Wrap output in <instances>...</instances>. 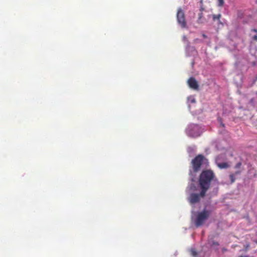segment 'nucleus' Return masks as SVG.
I'll return each instance as SVG.
<instances>
[{
  "label": "nucleus",
  "instance_id": "nucleus-1",
  "mask_svg": "<svg viewBox=\"0 0 257 257\" xmlns=\"http://www.w3.org/2000/svg\"><path fill=\"white\" fill-rule=\"evenodd\" d=\"M215 177L213 172L210 170H204L200 174L199 184L201 188V195L205 196L206 193L210 187L211 181Z\"/></svg>",
  "mask_w": 257,
  "mask_h": 257
},
{
  "label": "nucleus",
  "instance_id": "nucleus-2",
  "mask_svg": "<svg viewBox=\"0 0 257 257\" xmlns=\"http://www.w3.org/2000/svg\"><path fill=\"white\" fill-rule=\"evenodd\" d=\"M210 214V211L206 210H204L199 212L195 221L196 226L199 227L203 225L205 221L208 218Z\"/></svg>",
  "mask_w": 257,
  "mask_h": 257
},
{
  "label": "nucleus",
  "instance_id": "nucleus-3",
  "mask_svg": "<svg viewBox=\"0 0 257 257\" xmlns=\"http://www.w3.org/2000/svg\"><path fill=\"white\" fill-rule=\"evenodd\" d=\"M204 157L202 155H198L192 161L193 171L195 172L200 170L201 165L204 160Z\"/></svg>",
  "mask_w": 257,
  "mask_h": 257
},
{
  "label": "nucleus",
  "instance_id": "nucleus-4",
  "mask_svg": "<svg viewBox=\"0 0 257 257\" xmlns=\"http://www.w3.org/2000/svg\"><path fill=\"white\" fill-rule=\"evenodd\" d=\"M177 19L178 23L182 28H186L187 24L185 20V14L181 8H179L178 10L177 14Z\"/></svg>",
  "mask_w": 257,
  "mask_h": 257
},
{
  "label": "nucleus",
  "instance_id": "nucleus-5",
  "mask_svg": "<svg viewBox=\"0 0 257 257\" xmlns=\"http://www.w3.org/2000/svg\"><path fill=\"white\" fill-rule=\"evenodd\" d=\"M200 197H204L201 195V192L200 194L191 193L188 200L191 204H194L199 202Z\"/></svg>",
  "mask_w": 257,
  "mask_h": 257
},
{
  "label": "nucleus",
  "instance_id": "nucleus-6",
  "mask_svg": "<svg viewBox=\"0 0 257 257\" xmlns=\"http://www.w3.org/2000/svg\"><path fill=\"white\" fill-rule=\"evenodd\" d=\"M188 84L189 87L194 90H198L199 85L197 81L194 77H190L188 80Z\"/></svg>",
  "mask_w": 257,
  "mask_h": 257
},
{
  "label": "nucleus",
  "instance_id": "nucleus-7",
  "mask_svg": "<svg viewBox=\"0 0 257 257\" xmlns=\"http://www.w3.org/2000/svg\"><path fill=\"white\" fill-rule=\"evenodd\" d=\"M241 173L240 171H237L234 173L230 174L229 175V178L231 181V183H233L235 180V176L236 175H239Z\"/></svg>",
  "mask_w": 257,
  "mask_h": 257
},
{
  "label": "nucleus",
  "instance_id": "nucleus-8",
  "mask_svg": "<svg viewBox=\"0 0 257 257\" xmlns=\"http://www.w3.org/2000/svg\"><path fill=\"white\" fill-rule=\"evenodd\" d=\"M217 166L220 169H226L229 167V165L226 162H223L218 163Z\"/></svg>",
  "mask_w": 257,
  "mask_h": 257
},
{
  "label": "nucleus",
  "instance_id": "nucleus-9",
  "mask_svg": "<svg viewBox=\"0 0 257 257\" xmlns=\"http://www.w3.org/2000/svg\"><path fill=\"white\" fill-rule=\"evenodd\" d=\"M203 10V8H201V11H202ZM202 17H203V13H202V12H201L198 14V23L200 22V21H201V19L202 18Z\"/></svg>",
  "mask_w": 257,
  "mask_h": 257
},
{
  "label": "nucleus",
  "instance_id": "nucleus-10",
  "mask_svg": "<svg viewBox=\"0 0 257 257\" xmlns=\"http://www.w3.org/2000/svg\"><path fill=\"white\" fill-rule=\"evenodd\" d=\"M190 251H191V254L193 256L196 257L197 256L198 253L195 249H192Z\"/></svg>",
  "mask_w": 257,
  "mask_h": 257
},
{
  "label": "nucleus",
  "instance_id": "nucleus-11",
  "mask_svg": "<svg viewBox=\"0 0 257 257\" xmlns=\"http://www.w3.org/2000/svg\"><path fill=\"white\" fill-rule=\"evenodd\" d=\"M220 17H221V15L220 14H218V15H214L213 16V20L214 21H215L216 20H219Z\"/></svg>",
  "mask_w": 257,
  "mask_h": 257
},
{
  "label": "nucleus",
  "instance_id": "nucleus-12",
  "mask_svg": "<svg viewBox=\"0 0 257 257\" xmlns=\"http://www.w3.org/2000/svg\"><path fill=\"white\" fill-rule=\"evenodd\" d=\"M189 189L190 190H192V191H195V190H196V186H195L194 184H191L190 186Z\"/></svg>",
  "mask_w": 257,
  "mask_h": 257
},
{
  "label": "nucleus",
  "instance_id": "nucleus-13",
  "mask_svg": "<svg viewBox=\"0 0 257 257\" xmlns=\"http://www.w3.org/2000/svg\"><path fill=\"white\" fill-rule=\"evenodd\" d=\"M218 6L219 7H222L224 5V1L223 0H218Z\"/></svg>",
  "mask_w": 257,
  "mask_h": 257
},
{
  "label": "nucleus",
  "instance_id": "nucleus-14",
  "mask_svg": "<svg viewBox=\"0 0 257 257\" xmlns=\"http://www.w3.org/2000/svg\"><path fill=\"white\" fill-rule=\"evenodd\" d=\"M241 165H242V164H241V162H238V163H237L235 165V169H239V168H240V167H241Z\"/></svg>",
  "mask_w": 257,
  "mask_h": 257
},
{
  "label": "nucleus",
  "instance_id": "nucleus-15",
  "mask_svg": "<svg viewBox=\"0 0 257 257\" xmlns=\"http://www.w3.org/2000/svg\"><path fill=\"white\" fill-rule=\"evenodd\" d=\"M219 245V243L218 242H216V241H213L212 242V245Z\"/></svg>",
  "mask_w": 257,
  "mask_h": 257
},
{
  "label": "nucleus",
  "instance_id": "nucleus-16",
  "mask_svg": "<svg viewBox=\"0 0 257 257\" xmlns=\"http://www.w3.org/2000/svg\"><path fill=\"white\" fill-rule=\"evenodd\" d=\"M252 39H253V40L257 41V35L254 36L252 37Z\"/></svg>",
  "mask_w": 257,
  "mask_h": 257
},
{
  "label": "nucleus",
  "instance_id": "nucleus-17",
  "mask_svg": "<svg viewBox=\"0 0 257 257\" xmlns=\"http://www.w3.org/2000/svg\"><path fill=\"white\" fill-rule=\"evenodd\" d=\"M251 31H252V32H255V33H256L257 34V29H252V30H251Z\"/></svg>",
  "mask_w": 257,
  "mask_h": 257
},
{
  "label": "nucleus",
  "instance_id": "nucleus-18",
  "mask_svg": "<svg viewBox=\"0 0 257 257\" xmlns=\"http://www.w3.org/2000/svg\"><path fill=\"white\" fill-rule=\"evenodd\" d=\"M222 252H224L225 251H227V249L226 248H223L222 249Z\"/></svg>",
  "mask_w": 257,
  "mask_h": 257
},
{
  "label": "nucleus",
  "instance_id": "nucleus-19",
  "mask_svg": "<svg viewBox=\"0 0 257 257\" xmlns=\"http://www.w3.org/2000/svg\"><path fill=\"white\" fill-rule=\"evenodd\" d=\"M202 36H203V37L204 38H206V36L205 34H203Z\"/></svg>",
  "mask_w": 257,
  "mask_h": 257
},
{
  "label": "nucleus",
  "instance_id": "nucleus-20",
  "mask_svg": "<svg viewBox=\"0 0 257 257\" xmlns=\"http://www.w3.org/2000/svg\"><path fill=\"white\" fill-rule=\"evenodd\" d=\"M239 257H246V256H243V255H240V256Z\"/></svg>",
  "mask_w": 257,
  "mask_h": 257
},
{
  "label": "nucleus",
  "instance_id": "nucleus-21",
  "mask_svg": "<svg viewBox=\"0 0 257 257\" xmlns=\"http://www.w3.org/2000/svg\"><path fill=\"white\" fill-rule=\"evenodd\" d=\"M221 125L224 127V124L222 123Z\"/></svg>",
  "mask_w": 257,
  "mask_h": 257
}]
</instances>
